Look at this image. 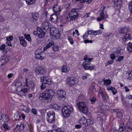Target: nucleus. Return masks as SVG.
<instances>
[{"instance_id": "1", "label": "nucleus", "mask_w": 132, "mask_h": 132, "mask_svg": "<svg viewBox=\"0 0 132 132\" xmlns=\"http://www.w3.org/2000/svg\"><path fill=\"white\" fill-rule=\"evenodd\" d=\"M54 94V92L53 90L47 89L40 94L39 98L40 100H43L46 103L50 102Z\"/></svg>"}, {"instance_id": "2", "label": "nucleus", "mask_w": 132, "mask_h": 132, "mask_svg": "<svg viewBox=\"0 0 132 132\" xmlns=\"http://www.w3.org/2000/svg\"><path fill=\"white\" fill-rule=\"evenodd\" d=\"M131 39L130 35L129 34H125L122 37V41L125 44H128L127 49L129 51L132 52V43L129 42V40Z\"/></svg>"}, {"instance_id": "3", "label": "nucleus", "mask_w": 132, "mask_h": 132, "mask_svg": "<svg viewBox=\"0 0 132 132\" xmlns=\"http://www.w3.org/2000/svg\"><path fill=\"white\" fill-rule=\"evenodd\" d=\"M76 107L80 111L83 113L85 114L87 113L88 109L85 102H79L77 104Z\"/></svg>"}, {"instance_id": "4", "label": "nucleus", "mask_w": 132, "mask_h": 132, "mask_svg": "<svg viewBox=\"0 0 132 132\" xmlns=\"http://www.w3.org/2000/svg\"><path fill=\"white\" fill-rule=\"evenodd\" d=\"M51 35L56 39H59L60 37L58 30L54 27L51 28L50 29Z\"/></svg>"}, {"instance_id": "5", "label": "nucleus", "mask_w": 132, "mask_h": 132, "mask_svg": "<svg viewBox=\"0 0 132 132\" xmlns=\"http://www.w3.org/2000/svg\"><path fill=\"white\" fill-rule=\"evenodd\" d=\"M55 113L52 111H50L47 113V119L50 123H53L55 121Z\"/></svg>"}, {"instance_id": "6", "label": "nucleus", "mask_w": 132, "mask_h": 132, "mask_svg": "<svg viewBox=\"0 0 132 132\" xmlns=\"http://www.w3.org/2000/svg\"><path fill=\"white\" fill-rule=\"evenodd\" d=\"M113 50V53L110 55V57L112 60H114L115 57H118L121 55L120 51L117 48H115Z\"/></svg>"}, {"instance_id": "7", "label": "nucleus", "mask_w": 132, "mask_h": 132, "mask_svg": "<svg viewBox=\"0 0 132 132\" xmlns=\"http://www.w3.org/2000/svg\"><path fill=\"white\" fill-rule=\"evenodd\" d=\"M46 70L43 66H39L36 67L35 71L37 74H44L46 72Z\"/></svg>"}, {"instance_id": "8", "label": "nucleus", "mask_w": 132, "mask_h": 132, "mask_svg": "<svg viewBox=\"0 0 132 132\" xmlns=\"http://www.w3.org/2000/svg\"><path fill=\"white\" fill-rule=\"evenodd\" d=\"M58 97L61 100H63L65 98L66 94L65 92L61 90H58L57 92Z\"/></svg>"}, {"instance_id": "9", "label": "nucleus", "mask_w": 132, "mask_h": 132, "mask_svg": "<svg viewBox=\"0 0 132 132\" xmlns=\"http://www.w3.org/2000/svg\"><path fill=\"white\" fill-rule=\"evenodd\" d=\"M77 10V9H72V10L71 14L72 15L70 17V20H73L77 19V17L78 16V14H77V12L75 10Z\"/></svg>"}, {"instance_id": "10", "label": "nucleus", "mask_w": 132, "mask_h": 132, "mask_svg": "<svg viewBox=\"0 0 132 132\" xmlns=\"http://www.w3.org/2000/svg\"><path fill=\"white\" fill-rule=\"evenodd\" d=\"M32 17L31 20L32 23H35L37 22V21L39 17V15L37 12L34 13L32 14Z\"/></svg>"}, {"instance_id": "11", "label": "nucleus", "mask_w": 132, "mask_h": 132, "mask_svg": "<svg viewBox=\"0 0 132 132\" xmlns=\"http://www.w3.org/2000/svg\"><path fill=\"white\" fill-rule=\"evenodd\" d=\"M75 78L73 77H70L67 78V81L68 84L71 86L72 85L77 83V82L75 80Z\"/></svg>"}, {"instance_id": "12", "label": "nucleus", "mask_w": 132, "mask_h": 132, "mask_svg": "<svg viewBox=\"0 0 132 132\" xmlns=\"http://www.w3.org/2000/svg\"><path fill=\"white\" fill-rule=\"evenodd\" d=\"M9 61V59L3 56L0 58V66L5 64Z\"/></svg>"}, {"instance_id": "13", "label": "nucleus", "mask_w": 132, "mask_h": 132, "mask_svg": "<svg viewBox=\"0 0 132 132\" xmlns=\"http://www.w3.org/2000/svg\"><path fill=\"white\" fill-rule=\"evenodd\" d=\"M41 81L46 84H50L51 82V80L48 77L45 76L42 77L41 79Z\"/></svg>"}, {"instance_id": "14", "label": "nucleus", "mask_w": 132, "mask_h": 132, "mask_svg": "<svg viewBox=\"0 0 132 132\" xmlns=\"http://www.w3.org/2000/svg\"><path fill=\"white\" fill-rule=\"evenodd\" d=\"M50 19L52 22L54 23H56L58 19L57 15L56 13H54L53 14L51 15V16Z\"/></svg>"}, {"instance_id": "15", "label": "nucleus", "mask_w": 132, "mask_h": 132, "mask_svg": "<svg viewBox=\"0 0 132 132\" xmlns=\"http://www.w3.org/2000/svg\"><path fill=\"white\" fill-rule=\"evenodd\" d=\"M46 56V53L44 52L42 53L39 55H35V57L36 59L40 60H42L45 59Z\"/></svg>"}, {"instance_id": "16", "label": "nucleus", "mask_w": 132, "mask_h": 132, "mask_svg": "<svg viewBox=\"0 0 132 132\" xmlns=\"http://www.w3.org/2000/svg\"><path fill=\"white\" fill-rule=\"evenodd\" d=\"M19 39L20 41V44L23 46L26 47L27 44L26 40H24V37L22 36L19 37Z\"/></svg>"}, {"instance_id": "17", "label": "nucleus", "mask_w": 132, "mask_h": 132, "mask_svg": "<svg viewBox=\"0 0 132 132\" xmlns=\"http://www.w3.org/2000/svg\"><path fill=\"white\" fill-rule=\"evenodd\" d=\"M27 79H26V85L27 86L29 87V88H30L31 90L33 89L34 87V83L32 81H29L28 83L27 82Z\"/></svg>"}, {"instance_id": "18", "label": "nucleus", "mask_w": 132, "mask_h": 132, "mask_svg": "<svg viewBox=\"0 0 132 132\" xmlns=\"http://www.w3.org/2000/svg\"><path fill=\"white\" fill-rule=\"evenodd\" d=\"M62 112L63 116L65 117H68L71 113V112H70L68 110H67V109L63 108L62 109Z\"/></svg>"}, {"instance_id": "19", "label": "nucleus", "mask_w": 132, "mask_h": 132, "mask_svg": "<svg viewBox=\"0 0 132 132\" xmlns=\"http://www.w3.org/2000/svg\"><path fill=\"white\" fill-rule=\"evenodd\" d=\"M42 27L44 30L47 31L49 28V24L48 22H44L42 24Z\"/></svg>"}, {"instance_id": "20", "label": "nucleus", "mask_w": 132, "mask_h": 132, "mask_svg": "<svg viewBox=\"0 0 132 132\" xmlns=\"http://www.w3.org/2000/svg\"><path fill=\"white\" fill-rule=\"evenodd\" d=\"M128 31V29L127 28L123 27L119 29V32L120 34H125L127 33Z\"/></svg>"}, {"instance_id": "21", "label": "nucleus", "mask_w": 132, "mask_h": 132, "mask_svg": "<svg viewBox=\"0 0 132 132\" xmlns=\"http://www.w3.org/2000/svg\"><path fill=\"white\" fill-rule=\"evenodd\" d=\"M54 43L53 40H51L46 45L45 47L44 48V51H45L48 48L51 47Z\"/></svg>"}, {"instance_id": "22", "label": "nucleus", "mask_w": 132, "mask_h": 132, "mask_svg": "<svg viewBox=\"0 0 132 132\" xmlns=\"http://www.w3.org/2000/svg\"><path fill=\"white\" fill-rule=\"evenodd\" d=\"M126 129L129 132H132V124L130 123H127L126 125Z\"/></svg>"}, {"instance_id": "23", "label": "nucleus", "mask_w": 132, "mask_h": 132, "mask_svg": "<svg viewBox=\"0 0 132 132\" xmlns=\"http://www.w3.org/2000/svg\"><path fill=\"white\" fill-rule=\"evenodd\" d=\"M60 7L58 5H55L53 7L54 11L55 12H57L60 11Z\"/></svg>"}, {"instance_id": "24", "label": "nucleus", "mask_w": 132, "mask_h": 132, "mask_svg": "<svg viewBox=\"0 0 132 132\" xmlns=\"http://www.w3.org/2000/svg\"><path fill=\"white\" fill-rule=\"evenodd\" d=\"M41 31H39L38 36L40 38H43L45 36V32L43 30H40Z\"/></svg>"}, {"instance_id": "25", "label": "nucleus", "mask_w": 132, "mask_h": 132, "mask_svg": "<svg viewBox=\"0 0 132 132\" xmlns=\"http://www.w3.org/2000/svg\"><path fill=\"white\" fill-rule=\"evenodd\" d=\"M102 81L104 82V84L106 86L109 85L111 83V80L110 79L105 80L103 79Z\"/></svg>"}, {"instance_id": "26", "label": "nucleus", "mask_w": 132, "mask_h": 132, "mask_svg": "<svg viewBox=\"0 0 132 132\" xmlns=\"http://www.w3.org/2000/svg\"><path fill=\"white\" fill-rule=\"evenodd\" d=\"M86 120L85 117H83L81 118L79 121V122L80 124L83 125L85 126L86 123Z\"/></svg>"}, {"instance_id": "27", "label": "nucleus", "mask_w": 132, "mask_h": 132, "mask_svg": "<svg viewBox=\"0 0 132 132\" xmlns=\"http://www.w3.org/2000/svg\"><path fill=\"white\" fill-rule=\"evenodd\" d=\"M129 7L130 10L131 15L129 17V19H130L132 20V1L130 2L129 4Z\"/></svg>"}, {"instance_id": "28", "label": "nucleus", "mask_w": 132, "mask_h": 132, "mask_svg": "<svg viewBox=\"0 0 132 132\" xmlns=\"http://www.w3.org/2000/svg\"><path fill=\"white\" fill-rule=\"evenodd\" d=\"M105 18V15L103 12H102L100 14V17L97 18V20L98 21H101L102 20H103Z\"/></svg>"}, {"instance_id": "29", "label": "nucleus", "mask_w": 132, "mask_h": 132, "mask_svg": "<svg viewBox=\"0 0 132 132\" xmlns=\"http://www.w3.org/2000/svg\"><path fill=\"white\" fill-rule=\"evenodd\" d=\"M3 115H4V117L3 118L2 121L4 122H8L10 120L9 117L5 114H3Z\"/></svg>"}, {"instance_id": "30", "label": "nucleus", "mask_w": 132, "mask_h": 132, "mask_svg": "<svg viewBox=\"0 0 132 132\" xmlns=\"http://www.w3.org/2000/svg\"><path fill=\"white\" fill-rule=\"evenodd\" d=\"M63 108L65 109L69 110L70 112H71L73 110V108L72 106L71 105H67L66 107H64Z\"/></svg>"}, {"instance_id": "31", "label": "nucleus", "mask_w": 132, "mask_h": 132, "mask_svg": "<svg viewBox=\"0 0 132 132\" xmlns=\"http://www.w3.org/2000/svg\"><path fill=\"white\" fill-rule=\"evenodd\" d=\"M93 121L89 119H87L86 120V122L85 126H87L93 124Z\"/></svg>"}, {"instance_id": "32", "label": "nucleus", "mask_w": 132, "mask_h": 132, "mask_svg": "<svg viewBox=\"0 0 132 132\" xmlns=\"http://www.w3.org/2000/svg\"><path fill=\"white\" fill-rule=\"evenodd\" d=\"M125 129V127L123 124H121L120 127L118 131L119 132H121Z\"/></svg>"}, {"instance_id": "33", "label": "nucleus", "mask_w": 132, "mask_h": 132, "mask_svg": "<svg viewBox=\"0 0 132 132\" xmlns=\"http://www.w3.org/2000/svg\"><path fill=\"white\" fill-rule=\"evenodd\" d=\"M36 0H26V3L28 5L32 4Z\"/></svg>"}, {"instance_id": "34", "label": "nucleus", "mask_w": 132, "mask_h": 132, "mask_svg": "<svg viewBox=\"0 0 132 132\" xmlns=\"http://www.w3.org/2000/svg\"><path fill=\"white\" fill-rule=\"evenodd\" d=\"M114 2L115 5L117 6L120 5L121 3V0H114Z\"/></svg>"}, {"instance_id": "35", "label": "nucleus", "mask_w": 132, "mask_h": 132, "mask_svg": "<svg viewBox=\"0 0 132 132\" xmlns=\"http://www.w3.org/2000/svg\"><path fill=\"white\" fill-rule=\"evenodd\" d=\"M42 51L40 49H38L35 52V55H39L41 54L42 52Z\"/></svg>"}, {"instance_id": "36", "label": "nucleus", "mask_w": 132, "mask_h": 132, "mask_svg": "<svg viewBox=\"0 0 132 132\" xmlns=\"http://www.w3.org/2000/svg\"><path fill=\"white\" fill-rule=\"evenodd\" d=\"M24 36L26 39L28 41H30L31 40V38L30 37V34H28L27 35L26 34H24Z\"/></svg>"}, {"instance_id": "37", "label": "nucleus", "mask_w": 132, "mask_h": 132, "mask_svg": "<svg viewBox=\"0 0 132 132\" xmlns=\"http://www.w3.org/2000/svg\"><path fill=\"white\" fill-rule=\"evenodd\" d=\"M82 65L84 68L88 70V69H89L88 68L89 66L88 65H87L86 63H83Z\"/></svg>"}, {"instance_id": "38", "label": "nucleus", "mask_w": 132, "mask_h": 132, "mask_svg": "<svg viewBox=\"0 0 132 132\" xmlns=\"http://www.w3.org/2000/svg\"><path fill=\"white\" fill-rule=\"evenodd\" d=\"M128 76V77H127V79L128 80H132V73L131 72H130L126 74Z\"/></svg>"}, {"instance_id": "39", "label": "nucleus", "mask_w": 132, "mask_h": 132, "mask_svg": "<svg viewBox=\"0 0 132 132\" xmlns=\"http://www.w3.org/2000/svg\"><path fill=\"white\" fill-rule=\"evenodd\" d=\"M68 39L71 44L72 45L73 44L74 42L72 37L70 36H68Z\"/></svg>"}, {"instance_id": "40", "label": "nucleus", "mask_w": 132, "mask_h": 132, "mask_svg": "<svg viewBox=\"0 0 132 132\" xmlns=\"http://www.w3.org/2000/svg\"><path fill=\"white\" fill-rule=\"evenodd\" d=\"M16 92L18 94L21 96H23L24 95V93L21 89L20 91L18 92L17 90H16Z\"/></svg>"}, {"instance_id": "41", "label": "nucleus", "mask_w": 132, "mask_h": 132, "mask_svg": "<svg viewBox=\"0 0 132 132\" xmlns=\"http://www.w3.org/2000/svg\"><path fill=\"white\" fill-rule=\"evenodd\" d=\"M62 71L63 72H67V69L66 66H62Z\"/></svg>"}, {"instance_id": "42", "label": "nucleus", "mask_w": 132, "mask_h": 132, "mask_svg": "<svg viewBox=\"0 0 132 132\" xmlns=\"http://www.w3.org/2000/svg\"><path fill=\"white\" fill-rule=\"evenodd\" d=\"M93 60V59L92 58H89L88 59V60L87 61H86L84 63H86L87 64V65H90V62Z\"/></svg>"}, {"instance_id": "43", "label": "nucleus", "mask_w": 132, "mask_h": 132, "mask_svg": "<svg viewBox=\"0 0 132 132\" xmlns=\"http://www.w3.org/2000/svg\"><path fill=\"white\" fill-rule=\"evenodd\" d=\"M3 126L6 130H10V127L8 126L7 124L6 123L4 124Z\"/></svg>"}, {"instance_id": "44", "label": "nucleus", "mask_w": 132, "mask_h": 132, "mask_svg": "<svg viewBox=\"0 0 132 132\" xmlns=\"http://www.w3.org/2000/svg\"><path fill=\"white\" fill-rule=\"evenodd\" d=\"M87 33L88 35H93L95 33V31L94 30H89L87 31Z\"/></svg>"}, {"instance_id": "45", "label": "nucleus", "mask_w": 132, "mask_h": 132, "mask_svg": "<svg viewBox=\"0 0 132 132\" xmlns=\"http://www.w3.org/2000/svg\"><path fill=\"white\" fill-rule=\"evenodd\" d=\"M53 50L55 51H56L58 50L59 47L56 46H54L52 48Z\"/></svg>"}, {"instance_id": "46", "label": "nucleus", "mask_w": 132, "mask_h": 132, "mask_svg": "<svg viewBox=\"0 0 132 132\" xmlns=\"http://www.w3.org/2000/svg\"><path fill=\"white\" fill-rule=\"evenodd\" d=\"M45 83L44 82L40 86V88L41 89L43 90L46 87Z\"/></svg>"}, {"instance_id": "47", "label": "nucleus", "mask_w": 132, "mask_h": 132, "mask_svg": "<svg viewBox=\"0 0 132 132\" xmlns=\"http://www.w3.org/2000/svg\"><path fill=\"white\" fill-rule=\"evenodd\" d=\"M21 90H22L24 94L28 92L29 90V89L24 88H23L22 89H21Z\"/></svg>"}, {"instance_id": "48", "label": "nucleus", "mask_w": 132, "mask_h": 132, "mask_svg": "<svg viewBox=\"0 0 132 132\" xmlns=\"http://www.w3.org/2000/svg\"><path fill=\"white\" fill-rule=\"evenodd\" d=\"M31 112L33 114L35 115H36L37 114V111L35 109L32 108L31 109Z\"/></svg>"}, {"instance_id": "49", "label": "nucleus", "mask_w": 132, "mask_h": 132, "mask_svg": "<svg viewBox=\"0 0 132 132\" xmlns=\"http://www.w3.org/2000/svg\"><path fill=\"white\" fill-rule=\"evenodd\" d=\"M96 100V99L95 98L93 97L90 99V101L93 104L95 102Z\"/></svg>"}, {"instance_id": "50", "label": "nucleus", "mask_w": 132, "mask_h": 132, "mask_svg": "<svg viewBox=\"0 0 132 132\" xmlns=\"http://www.w3.org/2000/svg\"><path fill=\"white\" fill-rule=\"evenodd\" d=\"M123 58L124 57L123 56H120L117 59V61L120 62L123 60Z\"/></svg>"}, {"instance_id": "51", "label": "nucleus", "mask_w": 132, "mask_h": 132, "mask_svg": "<svg viewBox=\"0 0 132 132\" xmlns=\"http://www.w3.org/2000/svg\"><path fill=\"white\" fill-rule=\"evenodd\" d=\"M57 104H54L51 105V108L53 109H56L57 108Z\"/></svg>"}, {"instance_id": "52", "label": "nucleus", "mask_w": 132, "mask_h": 132, "mask_svg": "<svg viewBox=\"0 0 132 132\" xmlns=\"http://www.w3.org/2000/svg\"><path fill=\"white\" fill-rule=\"evenodd\" d=\"M95 33H96V34H94L95 35H99L101 34L102 33V31L100 30H98L95 31Z\"/></svg>"}, {"instance_id": "53", "label": "nucleus", "mask_w": 132, "mask_h": 132, "mask_svg": "<svg viewBox=\"0 0 132 132\" xmlns=\"http://www.w3.org/2000/svg\"><path fill=\"white\" fill-rule=\"evenodd\" d=\"M48 132H64L63 131H61L60 130V131H59L57 129H54L52 130H50L49 131H48Z\"/></svg>"}, {"instance_id": "54", "label": "nucleus", "mask_w": 132, "mask_h": 132, "mask_svg": "<svg viewBox=\"0 0 132 132\" xmlns=\"http://www.w3.org/2000/svg\"><path fill=\"white\" fill-rule=\"evenodd\" d=\"M24 127V125L23 123L21 124L19 127V129H20L23 130Z\"/></svg>"}, {"instance_id": "55", "label": "nucleus", "mask_w": 132, "mask_h": 132, "mask_svg": "<svg viewBox=\"0 0 132 132\" xmlns=\"http://www.w3.org/2000/svg\"><path fill=\"white\" fill-rule=\"evenodd\" d=\"M95 67V65H91L89 66L88 67V70H92L94 69Z\"/></svg>"}, {"instance_id": "56", "label": "nucleus", "mask_w": 132, "mask_h": 132, "mask_svg": "<svg viewBox=\"0 0 132 132\" xmlns=\"http://www.w3.org/2000/svg\"><path fill=\"white\" fill-rule=\"evenodd\" d=\"M13 39V37L12 36H10L7 38V39L8 41L10 42Z\"/></svg>"}, {"instance_id": "57", "label": "nucleus", "mask_w": 132, "mask_h": 132, "mask_svg": "<svg viewBox=\"0 0 132 132\" xmlns=\"http://www.w3.org/2000/svg\"><path fill=\"white\" fill-rule=\"evenodd\" d=\"M93 41L92 40H89L88 39H86L85 40H84V43H92Z\"/></svg>"}, {"instance_id": "58", "label": "nucleus", "mask_w": 132, "mask_h": 132, "mask_svg": "<svg viewBox=\"0 0 132 132\" xmlns=\"http://www.w3.org/2000/svg\"><path fill=\"white\" fill-rule=\"evenodd\" d=\"M5 44H3L0 47V50H4L5 47Z\"/></svg>"}, {"instance_id": "59", "label": "nucleus", "mask_w": 132, "mask_h": 132, "mask_svg": "<svg viewBox=\"0 0 132 132\" xmlns=\"http://www.w3.org/2000/svg\"><path fill=\"white\" fill-rule=\"evenodd\" d=\"M112 90V92L113 94L115 95L117 93V90L114 88Z\"/></svg>"}, {"instance_id": "60", "label": "nucleus", "mask_w": 132, "mask_h": 132, "mask_svg": "<svg viewBox=\"0 0 132 132\" xmlns=\"http://www.w3.org/2000/svg\"><path fill=\"white\" fill-rule=\"evenodd\" d=\"M114 88V87H113L111 86H110V87L108 88L107 89L108 90H111L112 92V90Z\"/></svg>"}, {"instance_id": "61", "label": "nucleus", "mask_w": 132, "mask_h": 132, "mask_svg": "<svg viewBox=\"0 0 132 132\" xmlns=\"http://www.w3.org/2000/svg\"><path fill=\"white\" fill-rule=\"evenodd\" d=\"M114 88V87H113L111 86H110V87L108 88L107 89L108 90H111L112 92V90Z\"/></svg>"}, {"instance_id": "62", "label": "nucleus", "mask_w": 132, "mask_h": 132, "mask_svg": "<svg viewBox=\"0 0 132 132\" xmlns=\"http://www.w3.org/2000/svg\"><path fill=\"white\" fill-rule=\"evenodd\" d=\"M13 76V73H11L9 74L7 76V77L9 78H10L12 77Z\"/></svg>"}, {"instance_id": "63", "label": "nucleus", "mask_w": 132, "mask_h": 132, "mask_svg": "<svg viewBox=\"0 0 132 132\" xmlns=\"http://www.w3.org/2000/svg\"><path fill=\"white\" fill-rule=\"evenodd\" d=\"M111 132H117V129L113 128L111 130Z\"/></svg>"}, {"instance_id": "64", "label": "nucleus", "mask_w": 132, "mask_h": 132, "mask_svg": "<svg viewBox=\"0 0 132 132\" xmlns=\"http://www.w3.org/2000/svg\"><path fill=\"white\" fill-rule=\"evenodd\" d=\"M88 34H87L86 33L83 36V37L84 39H85L87 38L88 36Z\"/></svg>"}]
</instances>
